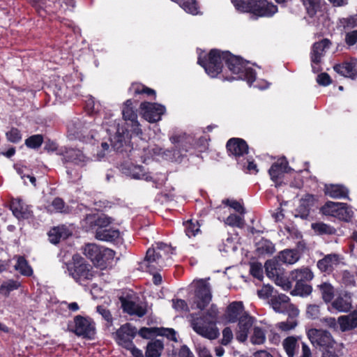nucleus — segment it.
<instances>
[{"label": "nucleus", "mask_w": 357, "mask_h": 357, "mask_svg": "<svg viewBox=\"0 0 357 357\" xmlns=\"http://www.w3.org/2000/svg\"><path fill=\"white\" fill-rule=\"evenodd\" d=\"M170 142L174 144L171 151H167L175 162H181L187 153L192 149L204 152L208 149V139L205 137H200L195 139L191 135L186 133L175 134L169 137Z\"/></svg>", "instance_id": "f257e3e1"}, {"label": "nucleus", "mask_w": 357, "mask_h": 357, "mask_svg": "<svg viewBox=\"0 0 357 357\" xmlns=\"http://www.w3.org/2000/svg\"><path fill=\"white\" fill-rule=\"evenodd\" d=\"M225 64L231 73L230 76L222 75L223 80L232 81L242 79L251 86L256 80L255 70L248 66V62L239 56H236L229 51H225Z\"/></svg>", "instance_id": "f03ea898"}, {"label": "nucleus", "mask_w": 357, "mask_h": 357, "mask_svg": "<svg viewBox=\"0 0 357 357\" xmlns=\"http://www.w3.org/2000/svg\"><path fill=\"white\" fill-rule=\"evenodd\" d=\"M173 248L171 245L158 242L155 247L148 249L145 260L149 272L160 271L167 266L169 261H171V255L173 254Z\"/></svg>", "instance_id": "7ed1b4c3"}, {"label": "nucleus", "mask_w": 357, "mask_h": 357, "mask_svg": "<svg viewBox=\"0 0 357 357\" xmlns=\"http://www.w3.org/2000/svg\"><path fill=\"white\" fill-rule=\"evenodd\" d=\"M298 251L286 249L279 252L277 257L267 260L264 264L266 273L270 278H275L276 281L282 280L280 266L281 264H293L298 260Z\"/></svg>", "instance_id": "20e7f679"}, {"label": "nucleus", "mask_w": 357, "mask_h": 357, "mask_svg": "<svg viewBox=\"0 0 357 357\" xmlns=\"http://www.w3.org/2000/svg\"><path fill=\"white\" fill-rule=\"evenodd\" d=\"M84 254L95 266L103 270L112 263L115 252L104 246L89 243L84 248Z\"/></svg>", "instance_id": "39448f33"}, {"label": "nucleus", "mask_w": 357, "mask_h": 357, "mask_svg": "<svg viewBox=\"0 0 357 357\" xmlns=\"http://www.w3.org/2000/svg\"><path fill=\"white\" fill-rule=\"evenodd\" d=\"M225 53V51L219 49H211L208 54L198 56L197 63L204 68L209 77H217L222 72Z\"/></svg>", "instance_id": "423d86ee"}, {"label": "nucleus", "mask_w": 357, "mask_h": 357, "mask_svg": "<svg viewBox=\"0 0 357 357\" xmlns=\"http://www.w3.org/2000/svg\"><path fill=\"white\" fill-rule=\"evenodd\" d=\"M69 275L79 284L91 280L96 275L93 266L82 257L75 255L67 265Z\"/></svg>", "instance_id": "0eeeda50"}, {"label": "nucleus", "mask_w": 357, "mask_h": 357, "mask_svg": "<svg viewBox=\"0 0 357 357\" xmlns=\"http://www.w3.org/2000/svg\"><path fill=\"white\" fill-rule=\"evenodd\" d=\"M320 211L325 215H331L346 222H350L354 215V212L347 204L341 202L328 201Z\"/></svg>", "instance_id": "6e6552de"}, {"label": "nucleus", "mask_w": 357, "mask_h": 357, "mask_svg": "<svg viewBox=\"0 0 357 357\" xmlns=\"http://www.w3.org/2000/svg\"><path fill=\"white\" fill-rule=\"evenodd\" d=\"M70 331L78 337L93 340L96 333V324L89 317L77 315L74 317V328Z\"/></svg>", "instance_id": "1a4fd4ad"}, {"label": "nucleus", "mask_w": 357, "mask_h": 357, "mask_svg": "<svg viewBox=\"0 0 357 357\" xmlns=\"http://www.w3.org/2000/svg\"><path fill=\"white\" fill-rule=\"evenodd\" d=\"M192 327L198 335L209 340H214L219 335L215 321L203 314L192 320Z\"/></svg>", "instance_id": "9d476101"}, {"label": "nucleus", "mask_w": 357, "mask_h": 357, "mask_svg": "<svg viewBox=\"0 0 357 357\" xmlns=\"http://www.w3.org/2000/svg\"><path fill=\"white\" fill-rule=\"evenodd\" d=\"M246 11L257 17H272L278 12V6L267 0H249L245 3Z\"/></svg>", "instance_id": "9b49d317"}, {"label": "nucleus", "mask_w": 357, "mask_h": 357, "mask_svg": "<svg viewBox=\"0 0 357 357\" xmlns=\"http://www.w3.org/2000/svg\"><path fill=\"white\" fill-rule=\"evenodd\" d=\"M111 146L119 153H131L135 150L128 129L118 126L115 135L110 138Z\"/></svg>", "instance_id": "f8f14e48"}, {"label": "nucleus", "mask_w": 357, "mask_h": 357, "mask_svg": "<svg viewBox=\"0 0 357 357\" xmlns=\"http://www.w3.org/2000/svg\"><path fill=\"white\" fill-rule=\"evenodd\" d=\"M307 335L313 345L322 347L324 351L335 349L337 342L327 331L312 328L308 331Z\"/></svg>", "instance_id": "ddd939ff"}, {"label": "nucleus", "mask_w": 357, "mask_h": 357, "mask_svg": "<svg viewBox=\"0 0 357 357\" xmlns=\"http://www.w3.org/2000/svg\"><path fill=\"white\" fill-rule=\"evenodd\" d=\"M137 334V329L130 323H126L114 333L116 343L124 349L131 348L133 339Z\"/></svg>", "instance_id": "4468645a"}, {"label": "nucleus", "mask_w": 357, "mask_h": 357, "mask_svg": "<svg viewBox=\"0 0 357 357\" xmlns=\"http://www.w3.org/2000/svg\"><path fill=\"white\" fill-rule=\"evenodd\" d=\"M67 130L70 139L84 141L88 137L90 125L84 120L75 118L68 123Z\"/></svg>", "instance_id": "2eb2a0df"}, {"label": "nucleus", "mask_w": 357, "mask_h": 357, "mask_svg": "<svg viewBox=\"0 0 357 357\" xmlns=\"http://www.w3.org/2000/svg\"><path fill=\"white\" fill-rule=\"evenodd\" d=\"M143 117L149 123H155L161 119L165 112V107L155 102H142L140 104Z\"/></svg>", "instance_id": "dca6fc26"}, {"label": "nucleus", "mask_w": 357, "mask_h": 357, "mask_svg": "<svg viewBox=\"0 0 357 357\" xmlns=\"http://www.w3.org/2000/svg\"><path fill=\"white\" fill-rule=\"evenodd\" d=\"M226 149L229 155L234 156L238 162L241 158L248 153L249 146L246 141L242 138H230L226 144Z\"/></svg>", "instance_id": "f3484780"}, {"label": "nucleus", "mask_w": 357, "mask_h": 357, "mask_svg": "<svg viewBox=\"0 0 357 357\" xmlns=\"http://www.w3.org/2000/svg\"><path fill=\"white\" fill-rule=\"evenodd\" d=\"M331 45V42L328 38H324L313 44L311 52V62L312 71L318 73L321 70L319 63L321 57L324 56L326 50L328 49Z\"/></svg>", "instance_id": "a211bd4d"}, {"label": "nucleus", "mask_w": 357, "mask_h": 357, "mask_svg": "<svg viewBox=\"0 0 357 357\" xmlns=\"http://www.w3.org/2000/svg\"><path fill=\"white\" fill-rule=\"evenodd\" d=\"M195 296L197 299V308L203 310L209 304L212 298L210 285L206 280H200L198 281L195 289Z\"/></svg>", "instance_id": "6ab92c4d"}, {"label": "nucleus", "mask_w": 357, "mask_h": 357, "mask_svg": "<svg viewBox=\"0 0 357 357\" xmlns=\"http://www.w3.org/2000/svg\"><path fill=\"white\" fill-rule=\"evenodd\" d=\"M9 208L13 215L19 221L28 220L33 215L30 206L26 204L23 200L20 198L12 199L10 202Z\"/></svg>", "instance_id": "aec40b11"}, {"label": "nucleus", "mask_w": 357, "mask_h": 357, "mask_svg": "<svg viewBox=\"0 0 357 357\" xmlns=\"http://www.w3.org/2000/svg\"><path fill=\"white\" fill-rule=\"evenodd\" d=\"M246 313L242 301H233L226 307L224 319L229 324L236 323Z\"/></svg>", "instance_id": "412c9836"}, {"label": "nucleus", "mask_w": 357, "mask_h": 357, "mask_svg": "<svg viewBox=\"0 0 357 357\" xmlns=\"http://www.w3.org/2000/svg\"><path fill=\"white\" fill-rule=\"evenodd\" d=\"M333 70L339 75L351 79L357 77V59L351 58L334 65Z\"/></svg>", "instance_id": "4be33fe9"}, {"label": "nucleus", "mask_w": 357, "mask_h": 357, "mask_svg": "<svg viewBox=\"0 0 357 357\" xmlns=\"http://www.w3.org/2000/svg\"><path fill=\"white\" fill-rule=\"evenodd\" d=\"M255 318L251 317L248 312L243 315L237 321L238 326L235 333L236 340L239 342H245L248 336L249 331L254 324Z\"/></svg>", "instance_id": "5701e85b"}, {"label": "nucleus", "mask_w": 357, "mask_h": 357, "mask_svg": "<svg viewBox=\"0 0 357 357\" xmlns=\"http://www.w3.org/2000/svg\"><path fill=\"white\" fill-rule=\"evenodd\" d=\"M289 162L285 157L279 158L276 162L273 163L268 170L271 179L275 183L278 187L280 185V179L284 176V173L288 172Z\"/></svg>", "instance_id": "b1692460"}, {"label": "nucleus", "mask_w": 357, "mask_h": 357, "mask_svg": "<svg viewBox=\"0 0 357 357\" xmlns=\"http://www.w3.org/2000/svg\"><path fill=\"white\" fill-rule=\"evenodd\" d=\"M60 154L62 155V161L63 163L71 162L83 167L89 160V158L79 149L73 148L66 149V150Z\"/></svg>", "instance_id": "393cba45"}, {"label": "nucleus", "mask_w": 357, "mask_h": 357, "mask_svg": "<svg viewBox=\"0 0 357 357\" xmlns=\"http://www.w3.org/2000/svg\"><path fill=\"white\" fill-rule=\"evenodd\" d=\"M119 300L124 312L130 315H137L139 317H142L146 314L147 310L145 307L128 299V297L121 296Z\"/></svg>", "instance_id": "a878e982"}, {"label": "nucleus", "mask_w": 357, "mask_h": 357, "mask_svg": "<svg viewBox=\"0 0 357 357\" xmlns=\"http://www.w3.org/2000/svg\"><path fill=\"white\" fill-rule=\"evenodd\" d=\"M73 232L69 227L65 225H60L52 227L48 232V237L50 243L57 244L61 240H66L72 235Z\"/></svg>", "instance_id": "bb28decb"}, {"label": "nucleus", "mask_w": 357, "mask_h": 357, "mask_svg": "<svg viewBox=\"0 0 357 357\" xmlns=\"http://www.w3.org/2000/svg\"><path fill=\"white\" fill-rule=\"evenodd\" d=\"M340 262V255L333 253L326 255L319 259L317 261V266L321 272L330 273L334 270L335 266L339 265Z\"/></svg>", "instance_id": "cd10ccee"}, {"label": "nucleus", "mask_w": 357, "mask_h": 357, "mask_svg": "<svg viewBox=\"0 0 357 357\" xmlns=\"http://www.w3.org/2000/svg\"><path fill=\"white\" fill-rule=\"evenodd\" d=\"M306 10V13L310 18L314 17L317 14L323 12L325 6L324 0H301Z\"/></svg>", "instance_id": "c85d7f7f"}, {"label": "nucleus", "mask_w": 357, "mask_h": 357, "mask_svg": "<svg viewBox=\"0 0 357 357\" xmlns=\"http://www.w3.org/2000/svg\"><path fill=\"white\" fill-rule=\"evenodd\" d=\"M119 230L113 227L97 228L96 230V238L102 241L114 242L119 238Z\"/></svg>", "instance_id": "c756f323"}, {"label": "nucleus", "mask_w": 357, "mask_h": 357, "mask_svg": "<svg viewBox=\"0 0 357 357\" xmlns=\"http://www.w3.org/2000/svg\"><path fill=\"white\" fill-rule=\"evenodd\" d=\"M325 195L333 199L349 198V190L342 185L331 184L325 186Z\"/></svg>", "instance_id": "7c9ffc66"}, {"label": "nucleus", "mask_w": 357, "mask_h": 357, "mask_svg": "<svg viewBox=\"0 0 357 357\" xmlns=\"http://www.w3.org/2000/svg\"><path fill=\"white\" fill-rule=\"evenodd\" d=\"M290 279L293 282H310L314 278V274L308 267H302L291 272Z\"/></svg>", "instance_id": "2f4dec72"}, {"label": "nucleus", "mask_w": 357, "mask_h": 357, "mask_svg": "<svg viewBox=\"0 0 357 357\" xmlns=\"http://www.w3.org/2000/svg\"><path fill=\"white\" fill-rule=\"evenodd\" d=\"M351 302V293L346 291L342 296H339L335 299L332 306L339 312H347L352 307Z\"/></svg>", "instance_id": "473e14b6"}, {"label": "nucleus", "mask_w": 357, "mask_h": 357, "mask_svg": "<svg viewBox=\"0 0 357 357\" xmlns=\"http://www.w3.org/2000/svg\"><path fill=\"white\" fill-rule=\"evenodd\" d=\"M163 350L164 343L162 340H151L146 345L145 357H160Z\"/></svg>", "instance_id": "72a5a7b5"}, {"label": "nucleus", "mask_w": 357, "mask_h": 357, "mask_svg": "<svg viewBox=\"0 0 357 357\" xmlns=\"http://www.w3.org/2000/svg\"><path fill=\"white\" fill-rule=\"evenodd\" d=\"M129 91L132 93L134 98H137L138 96H153V99H155V91L141 83H132Z\"/></svg>", "instance_id": "f704fd0d"}, {"label": "nucleus", "mask_w": 357, "mask_h": 357, "mask_svg": "<svg viewBox=\"0 0 357 357\" xmlns=\"http://www.w3.org/2000/svg\"><path fill=\"white\" fill-rule=\"evenodd\" d=\"M14 268L24 276L30 277L33 273L31 266L29 264L28 261L24 256L17 257V263Z\"/></svg>", "instance_id": "c9c22d12"}, {"label": "nucleus", "mask_w": 357, "mask_h": 357, "mask_svg": "<svg viewBox=\"0 0 357 357\" xmlns=\"http://www.w3.org/2000/svg\"><path fill=\"white\" fill-rule=\"evenodd\" d=\"M275 250L274 244L264 238L256 243V252L259 255H272Z\"/></svg>", "instance_id": "e433bc0d"}, {"label": "nucleus", "mask_w": 357, "mask_h": 357, "mask_svg": "<svg viewBox=\"0 0 357 357\" xmlns=\"http://www.w3.org/2000/svg\"><path fill=\"white\" fill-rule=\"evenodd\" d=\"M311 228L316 234L319 236L333 235L336 232V229L333 227L323 222L312 223Z\"/></svg>", "instance_id": "4c0bfd02"}, {"label": "nucleus", "mask_w": 357, "mask_h": 357, "mask_svg": "<svg viewBox=\"0 0 357 357\" xmlns=\"http://www.w3.org/2000/svg\"><path fill=\"white\" fill-rule=\"evenodd\" d=\"M132 105L133 101L132 99H128L123 103L122 108V115L126 122H129L137 119V112Z\"/></svg>", "instance_id": "58836bf2"}, {"label": "nucleus", "mask_w": 357, "mask_h": 357, "mask_svg": "<svg viewBox=\"0 0 357 357\" xmlns=\"http://www.w3.org/2000/svg\"><path fill=\"white\" fill-rule=\"evenodd\" d=\"M323 301L328 303L332 301L335 295L334 287L328 282H322L317 286Z\"/></svg>", "instance_id": "ea45409f"}, {"label": "nucleus", "mask_w": 357, "mask_h": 357, "mask_svg": "<svg viewBox=\"0 0 357 357\" xmlns=\"http://www.w3.org/2000/svg\"><path fill=\"white\" fill-rule=\"evenodd\" d=\"M312 291V287L308 282H296L294 288L291 291L292 296H300L306 297L311 294Z\"/></svg>", "instance_id": "a19ab883"}, {"label": "nucleus", "mask_w": 357, "mask_h": 357, "mask_svg": "<svg viewBox=\"0 0 357 357\" xmlns=\"http://www.w3.org/2000/svg\"><path fill=\"white\" fill-rule=\"evenodd\" d=\"M21 286V283L15 280H8L3 281L0 286V294L7 298L11 291L18 289Z\"/></svg>", "instance_id": "79ce46f5"}, {"label": "nucleus", "mask_w": 357, "mask_h": 357, "mask_svg": "<svg viewBox=\"0 0 357 357\" xmlns=\"http://www.w3.org/2000/svg\"><path fill=\"white\" fill-rule=\"evenodd\" d=\"M177 3L185 12L197 15L199 13V6L196 0H172Z\"/></svg>", "instance_id": "37998d69"}, {"label": "nucleus", "mask_w": 357, "mask_h": 357, "mask_svg": "<svg viewBox=\"0 0 357 357\" xmlns=\"http://www.w3.org/2000/svg\"><path fill=\"white\" fill-rule=\"evenodd\" d=\"M44 142V137L41 134H36L27 137L24 141L25 146L31 149L37 150Z\"/></svg>", "instance_id": "c03bdc74"}, {"label": "nucleus", "mask_w": 357, "mask_h": 357, "mask_svg": "<svg viewBox=\"0 0 357 357\" xmlns=\"http://www.w3.org/2000/svg\"><path fill=\"white\" fill-rule=\"evenodd\" d=\"M297 345V339L294 336H289L283 340L282 346L288 357L294 356Z\"/></svg>", "instance_id": "a18cd8bd"}, {"label": "nucleus", "mask_w": 357, "mask_h": 357, "mask_svg": "<svg viewBox=\"0 0 357 357\" xmlns=\"http://www.w3.org/2000/svg\"><path fill=\"white\" fill-rule=\"evenodd\" d=\"M185 232L189 237H195L201 232L200 225L197 220H190L184 222Z\"/></svg>", "instance_id": "49530a36"}, {"label": "nucleus", "mask_w": 357, "mask_h": 357, "mask_svg": "<svg viewBox=\"0 0 357 357\" xmlns=\"http://www.w3.org/2000/svg\"><path fill=\"white\" fill-rule=\"evenodd\" d=\"M123 129H128L129 131V135H130V139L132 135L136 137H139L141 139V136L142 135V130L141 128V126L137 121V119H134L133 121L126 122V126H123Z\"/></svg>", "instance_id": "de8ad7c7"}, {"label": "nucleus", "mask_w": 357, "mask_h": 357, "mask_svg": "<svg viewBox=\"0 0 357 357\" xmlns=\"http://www.w3.org/2000/svg\"><path fill=\"white\" fill-rule=\"evenodd\" d=\"M5 135L7 141L13 144H18L22 139L21 131L15 127H12L9 130H8Z\"/></svg>", "instance_id": "09e8293b"}, {"label": "nucleus", "mask_w": 357, "mask_h": 357, "mask_svg": "<svg viewBox=\"0 0 357 357\" xmlns=\"http://www.w3.org/2000/svg\"><path fill=\"white\" fill-rule=\"evenodd\" d=\"M132 177L137 179H142L146 181L153 180L149 173L145 172L144 167L141 165L135 166L132 172Z\"/></svg>", "instance_id": "8fccbe9b"}, {"label": "nucleus", "mask_w": 357, "mask_h": 357, "mask_svg": "<svg viewBox=\"0 0 357 357\" xmlns=\"http://www.w3.org/2000/svg\"><path fill=\"white\" fill-rule=\"evenodd\" d=\"M266 335L264 331L260 327L255 326L250 337V342L253 344H261L265 342Z\"/></svg>", "instance_id": "3c124183"}, {"label": "nucleus", "mask_w": 357, "mask_h": 357, "mask_svg": "<svg viewBox=\"0 0 357 357\" xmlns=\"http://www.w3.org/2000/svg\"><path fill=\"white\" fill-rule=\"evenodd\" d=\"M96 311L102 317V319L107 322V327L109 328L113 325V317L109 309L104 305H98L96 307Z\"/></svg>", "instance_id": "603ef678"}, {"label": "nucleus", "mask_w": 357, "mask_h": 357, "mask_svg": "<svg viewBox=\"0 0 357 357\" xmlns=\"http://www.w3.org/2000/svg\"><path fill=\"white\" fill-rule=\"evenodd\" d=\"M225 223L231 227L242 228L244 226V218L234 213L230 214L225 220Z\"/></svg>", "instance_id": "864d4df0"}, {"label": "nucleus", "mask_w": 357, "mask_h": 357, "mask_svg": "<svg viewBox=\"0 0 357 357\" xmlns=\"http://www.w3.org/2000/svg\"><path fill=\"white\" fill-rule=\"evenodd\" d=\"M237 164L241 169L246 170L250 174H257L258 172L257 164L252 158L247 159L245 162H238Z\"/></svg>", "instance_id": "5fc2aeb1"}, {"label": "nucleus", "mask_w": 357, "mask_h": 357, "mask_svg": "<svg viewBox=\"0 0 357 357\" xmlns=\"http://www.w3.org/2000/svg\"><path fill=\"white\" fill-rule=\"evenodd\" d=\"M158 327H142L137 334L144 339H153L157 336Z\"/></svg>", "instance_id": "6e6d98bb"}, {"label": "nucleus", "mask_w": 357, "mask_h": 357, "mask_svg": "<svg viewBox=\"0 0 357 357\" xmlns=\"http://www.w3.org/2000/svg\"><path fill=\"white\" fill-rule=\"evenodd\" d=\"M157 336L166 337L168 340L177 342L176 333L174 329L170 328H158Z\"/></svg>", "instance_id": "4d7b16f0"}, {"label": "nucleus", "mask_w": 357, "mask_h": 357, "mask_svg": "<svg viewBox=\"0 0 357 357\" xmlns=\"http://www.w3.org/2000/svg\"><path fill=\"white\" fill-rule=\"evenodd\" d=\"M250 273L254 278L262 280L264 272L262 265L259 262H254L250 264Z\"/></svg>", "instance_id": "13d9d810"}, {"label": "nucleus", "mask_w": 357, "mask_h": 357, "mask_svg": "<svg viewBox=\"0 0 357 357\" xmlns=\"http://www.w3.org/2000/svg\"><path fill=\"white\" fill-rule=\"evenodd\" d=\"M222 204L230 206L241 215H243L245 213V209L243 206L236 200H230L227 199L222 201Z\"/></svg>", "instance_id": "bf43d9fd"}, {"label": "nucleus", "mask_w": 357, "mask_h": 357, "mask_svg": "<svg viewBox=\"0 0 357 357\" xmlns=\"http://www.w3.org/2000/svg\"><path fill=\"white\" fill-rule=\"evenodd\" d=\"M306 316L311 319H317L320 316V307L316 304L308 305L306 309Z\"/></svg>", "instance_id": "052dcab7"}, {"label": "nucleus", "mask_w": 357, "mask_h": 357, "mask_svg": "<svg viewBox=\"0 0 357 357\" xmlns=\"http://www.w3.org/2000/svg\"><path fill=\"white\" fill-rule=\"evenodd\" d=\"M342 283L348 287L356 286L355 276L349 271H344L342 273Z\"/></svg>", "instance_id": "680f3d73"}, {"label": "nucleus", "mask_w": 357, "mask_h": 357, "mask_svg": "<svg viewBox=\"0 0 357 357\" xmlns=\"http://www.w3.org/2000/svg\"><path fill=\"white\" fill-rule=\"evenodd\" d=\"M340 22L344 29H352L357 26V17L356 16H349L340 20Z\"/></svg>", "instance_id": "e2e57ef3"}, {"label": "nucleus", "mask_w": 357, "mask_h": 357, "mask_svg": "<svg viewBox=\"0 0 357 357\" xmlns=\"http://www.w3.org/2000/svg\"><path fill=\"white\" fill-rule=\"evenodd\" d=\"M27 2L35 8L39 15H42V13H45L46 0H28Z\"/></svg>", "instance_id": "0e129e2a"}, {"label": "nucleus", "mask_w": 357, "mask_h": 357, "mask_svg": "<svg viewBox=\"0 0 357 357\" xmlns=\"http://www.w3.org/2000/svg\"><path fill=\"white\" fill-rule=\"evenodd\" d=\"M234 335L231 328L225 327L222 330V338L221 339V344L224 346L228 345L232 340Z\"/></svg>", "instance_id": "69168bd1"}, {"label": "nucleus", "mask_w": 357, "mask_h": 357, "mask_svg": "<svg viewBox=\"0 0 357 357\" xmlns=\"http://www.w3.org/2000/svg\"><path fill=\"white\" fill-rule=\"evenodd\" d=\"M338 325L342 332H346L351 330L349 323V316L342 315L338 317Z\"/></svg>", "instance_id": "338daca9"}, {"label": "nucleus", "mask_w": 357, "mask_h": 357, "mask_svg": "<svg viewBox=\"0 0 357 357\" xmlns=\"http://www.w3.org/2000/svg\"><path fill=\"white\" fill-rule=\"evenodd\" d=\"M317 82L319 85L326 86L331 84L332 79L327 73H321L317 75Z\"/></svg>", "instance_id": "774afa93"}]
</instances>
